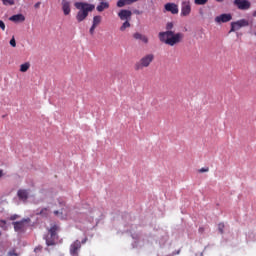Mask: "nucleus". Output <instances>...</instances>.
Listing matches in <instances>:
<instances>
[{
  "label": "nucleus",
  "instance_id": "nucleus-1",
  "mask_svg": "<svg viewBox=\"0 0 256 256\" xmlns=\"http://www.w3.org/2000/svg\"><path fill=\"white\" fill-rule=\"evenodd\" d=\"M166 29V32L159 33L161 43L174 47V45H177V43H181V41H183V37H185L183 33L179 32L175 34V32L171 31V29H173V22H168Z\"/></svg>",
  "mask_w": 256,
  "mask_h": 256
},
{
  "label": "nucleus",
  "instance_id": "nucleus-2",
  "mask_svg": "<svg viewBox=\"0 0 256 256\" xmlns=\"http://www.w3.org/2000/svg\"><path fill=\"white\" fill-rule=\"evenodd\" d=\"M76 9H79L76 19L78 23H81L82 21H85L87 17L89 16V13L95 9V5L89 4L87 2H76L75 3Z\"/></svg>",
  "mask_w": 256,
  "mask_h": 256
},
{
  "label": "nucleus",
  "instance_id": "nucleus-3",
  "mask_svg": "<svg viewBox=\"0 0 256 256\" xmlns=\"http://www.w3.org/2000/svg\"><path fill=\"white\" fill-rule=\"evenodd\" d=\"M154 59H155V55L153 54L145 55L138 62L135 63L134 65L135 71H143V69L149 67V65L153 63Z\"/></svg>",
  "mask_w": 256,
  "mask_h": 256
},
{
  "label": "nucleus",
  "instance_id": "nucleus-4",
  "mask_svg": "<svg viewBox=\"0 0 256 256\" xmlns=\"http://www.w3.org/2000/svg\"><path fill=\"white\" fill-rule=\"evenodd\" d=\"M242 27H249V20L241 19L236 22H231L229 33H235V31H239Z\"/></svg>",
  "mask_w": 256,
  "mask_h": 256
},
{
  "label": "nucleus",
  "instance_id": "nucleus-5",
  "mask_svg": "<svg viewBox=\"0 0 256 256\" xmlns=\"http://www.w3.org/2000/svg\"><path fill=\"white\" fill-rule=\"evenodd\" d=\"M58 230H59V227L57 226V224H54L49 229L51 240L46 238V244L48 245V247H50L51 245H55V239L57 237V231Z\"/></svg>",
  "mask_w": 256,
  "mask_h": 256
},
{
  "label": "nucleus",
  "instance_id": "nucleus-6",
  "mask_svg": "<svg viewBox=\"0 0 256 256\" xmlns=\"http://www.w3.org/2000/svg\"><path fill=\"white\" fill-rule=\"evenodd\" d=\"M181 17H189L191 15V2L190 1H183L181 3Z\"/></svg>",
  "mask_w": 256,
  "mask_h": 256
},
{
  "label": "nucleus",
  "instance_id": "nucleus-7",
  "mask_svg": "<svg viewBox=\"0 0 256 256\" xmlns=\"http://www.w3.org/2000/svg\"><path fill=\"white\" fill-rule=\"evenodd\" d=\"M234 5L240 9V11H247L251 9V2L249 0H234Z\"/></svg>",
  "mask_w": 256,
  "mask_h": 256
},
{
  "label": "nucleus",
  "instance_id": "nucleus-8",
  "mask_svg": "<svg viewBox=\"0 0 256 256\" xmlns=\"http://www.w3.org/2000/svg\"><path fill=\"white\" fill-rule=\"evenodd\" d=\"M132 15H133V12H131V10H126V9H122L118 13V17L119 19H121V21H130Z\"/></svg>",
  "mask_w": 256,
  "mask_h": 256
},
{
  "label": "nucleus",
  "instance_id": "nucleus-9",
  "mask_svg": "<svg viewBox=\"0 0 256 256\" xmlns=\"http://www.w3.org/2000/svg\"><path fill=\"white\" fill-rule=\"evenodd\" d=\"M80 249H81V242L79 240H76L70 246V255H72V256H79V250Z\"/></svg>",
  "mask_w": 256,
  "mask_h": 256
},
{
  "label": "nucleus",
  "instance_id": "nucleus-10",
  "mask_svg": "<svg viewBox=\"0 0 256 256\" xmlns=\"http://www.w3.org/2000/svg\"><path fill=\"white\" fill-rule=\"evenodd\" d=\"M233 19V16L231 14H221L219 16L215 17V22L216 23H229Z\"/></svg>",
  "mask_w": 256,
  "mask_h": 256
},
{
  "label": "nucleus",
  "instance_id": "nucleus-11",
  "mask_svg": "<svg viewBox=\"0 0 256 256\" xmlns=\"http://www.w3.org/2000/svg\"><path fill=\"white\" fill-rule=\"evenodd\" d=\"M30 219H23L22 221L13 222L14 231L21 232L25 229V223H29Z\"/></svg>",
  "mask_w": 256,
  "mask_h": 256
},
{
  "label": "nucleus",
  "instance_id": "nucleus-12",
  "mask_svg": "<svg viewBox=\"0 0 256 256\" xmlns=\"http://www.w3.org/2000/svg\"><path fill=\"white\" fill-rule=\"evenodd\" d=\"M164 7L165 10L172 13V15H177V13H179V6H177L175 3H167Z\"/></svg>",
  "mask_w": 256,
  "mask_h": 256
},
{
  "label": "nucleus",
  "instance_id": "nucleus-13",
  "mask_svg": "<svg viewBox=\"0 0 256 256\" xmlns=\"http://www.w3.org/2000/svg\"><path fill=\"white\" fill-rule=\"evenodd\" d=\"M17 196L21 201L26 202L29 199V192L25 189H20L17 192Z\"/></svg>",
  "mask_w": 256,
  "mask_h": 256
},
{
  "label": "nucleus",
  "instance_id": "nucleus-14",
  "mask_svg": "<svg viewBox=\"0 0 256 256\" xmlns=\"http://www.w3.org/2000/svg\"><path fill=\"white\" fill-rule=\"evenodd\" d=\"M62 11L64 15L71 13V4L67 0H62Z\"/></svg>",
  "mask_w": 256,
  "mask_h": 256
},
{
  "label": "nucleus",
  "instance_id": "nucleus-15",
  "mask_svg": "<svg viewBox=\"0 0 256 256\" xmlns=\"http://www.w3.org/2000/svg\"><path fill=\"white\" fill-rule=\"evenodd\" d=\"M9 21H13V23H23V21H25V16L23 14H16L11 16Z\"/></svg>",
  "mask_w": 256,
  "mask_h": 256
},
{
  "label": "nucleus",
  "instance_id": "nucleus-16",
  "mask_svg": "<svg viewBox=\"0 0 256 256\" xmlns=\"http://www.w3.org/2000/svg\"><path fill=\"white\" fill-rule=\"evenodd\" d=\"M133 37H134V39L139 40L142 43H145V44L149 43V38H147V36H145L139 32L134 33Z\"/></svg>",
  "mask_w": 256,
  "mask_h": 256
},
{
  "label": "nucleus",
  "instance_id": "nucleus-17",
  "mask_svg": "<svg viewBox=\"0 0 256 256\" xmlns=\"http://www.w3.org/2000/svg\"><path fill=\"white\" fill-rule=\"evenodd\" d=\"M139 0H118L117 1V7L122 8L125 7V5H133V3H137Z\"/></svg>",
  "mask_w": 256,
  "mask_h": 256
},
{
  "label": "nucleus",
  "instance_id": "nucleus-18",
  "mask_svg": "<svg viewBox=\"0 0 256 256\" xmlns=\"http://www.w3.org/2000/svg\"><path fill=\"white\" fill-rule=\"evenodd\" d=\"M54 215H56V217H58L59 219H67V213H65V209L62 208L60 211L59 210H55L54 211Z\"/></svg>",
  "mask_w": 256,
  "mask_h": 256
},
{
  "label": "nucleus",
  "instance_id": "nucleus-19",
  "mask_svg": "<svg viewBox=\"0 0 256 256\" xmlns=\"http://www.w3.org/2000/svg\"><path fill=\"white\" fill-rule=\"evenodd\" d=\"M96 9L99 13H103L105 9H109V2H100Z\"/></svg>",
  "mask_w": 256,
  "mask_h": 256
},
{
  "label": "nucleus",
  "instance_id": "nucleus-20",
  "mask_svg": "<svg viewBox=\"0 0 256 256\" xmlns=\"http://www.w3.org/2000/svg\"><path fill=\"white\" fill-rule=\"evenodd\" d=\"M30 67H31V63H29V62L21 64L20 65V72L21 73H27V71H29Z\"/></svg>",
  "mask_w": 256,
  "mask_h": 256
},
{
  "label": "nucleus",
  "instance_id": "nucleus-21",
  "mask_svg": "<svg viewBox=\"0 0 256 256\" xmlns=\"http://www.w3.org/2000/svg\"><path fill=\"white\" fill-rule=\"evenodd\" d=\"M37 215H41L42 217H48L49 208H42L41 211L37 213Z\"/></svg>",
  "mask_w": 256,
  "mask_h": 256
},
{
  "label": "nucleus",
  "instance_id": "nucleus-22",
  "mask_svg": "<svg viewBox=\"0 0 256 256\" xmlns=\"http://www.w3.org/2000/svg\"><path fill=\"white\" fill-rule=\"evenodd\" d=\"M2 1V4L5 5L6 7H11L15 5V0H0Z\"/></svg>",
  "mask_w": 256,
  "mask_h": 256
},
{
  "label": "nucleus",
  "instance_id": "nucleus-23",
  "mask_svg": "<svg viewBox=\"0 0 256 256\" xmlns=\"http://www.w3.org/2000/svg\"><path fill=\"white\" fill-rule=\"evenodd\" d=\"M129 27H131V23L129 20H125V22L120 27V31H125V29H129Z\"/></svg>",
  "mask_w": 256,
  "mask_h": 256
},
{
  "label": "nucleus",
  "instance_id": "nucleus-24",
  "mask_svg": "<svg viewBox=\"0 0 256 256\" xmlns=\"http://www.w3.org/2000/svg\"><path fill=\"white\" fill-rule=\"evenodd\" d=\"M101 23V16H94L93 17V26L97 27V25H99Z\"/></svg>",
  "mask_w": 256,
  "mask_h": 256
},
{
  "label": "nucleus",
  "instance_id": "nucleus-25",
  "mask_svg": "<svg viewBox=\"0 0 256 256\" xmlns=\"http://www.w3.org/2000/svg\"><path fill=\"white\" fill-rule=\"evenodd\" d=\"M209 0H194L195 5H207Z\"/></svg>",
  "mask_w": 256,
  "mask_h": 256
},
{
  "label": "nucleus",
  "instance_id": "nucleus-26",
  "mask_svg": "<svg viewBox=\"0 0 256 256\" xmlns=\"http://www.w3.org/2000/svg\"><path fill=\"white\" fill-rule=\"evenodd\" d=\"M223 229H225V224L224 223H219L218 224V230L221 233V235H223V233H224Z\"/></svg>",
  "mask_w": 256,
  "mask_h": 256
},
{
  "label": "nucleus",
  "instance_id": "nucleus-27",
  "mask_svg": "<svg viewBox=\"0 0 256 256\" xmlns=\"http://www.w3.org/2000/svg\"><path fill=\"white\" fill-rule=\"evenodd\" d=\"M198 173H209V167L200 168V169L198 170Z\"/></svg>",
  "mask_w": 256,
  "mask_h": 256
},
{
  "label": "nucleus",
  "instance_id": "nucleus-28",
  "mask_svg": "<svg viewBox=\"0 0 256 256\" xmlns=\"http://www.w3.org/2000/svg\"><path fill=\"white\" fill-rule=\"evenodd\" d=\"M8 256H19V254H17V252L15 251V249H12L8 252Z\"/></svg>",
  "mask_w": 256,
  "mask_h": 256
},
{
  "label": "nucleus",
  "instance_id": "nucleus-29",
  "mask_svg": "<svg viewBox=\"0 0 256 256\" xmlns=\"http://www.w3.org/2000/svg\"><path fill=\"white\" fill-rule=\"evenodd\" d=\"M10 45L11 47H17V42L15 41V37H12V39L10 40Z\"/></svg>",
  "mask_w": 256,
  "mask_h": 256
},
{
  "label": "nucleus",
  "instance_id": "nucleus-30",
  "mask_svg": "<svg viewBox=\"0 0 256 256\" xmlns=\"http://www.w3.org/2000/svg\"><path fill=\"white\" fill-rule=\"evenodd\" d=\"M95 29H97V26H94L92 24L91 28H90V35H94L95 34Z\"/></svg>",
  "mask_w": 256,
  "mask_h": 256
},
{
  "label": "nucleus",
  "instance_id": "nucleus-31",
  "mask_svg": "<svg viewBox=\"0 0 256 256\" xmlns=\"http://www.w3.org/2000/svg\"><path fill=\"white\" fill-rule=\"evenodd\" d=\"M0 29L5 31V22H3V20H0Z\"/></svg>",
  "mask_w": 256,
  "mask_h": 256
},
{
  "label": "nucleus",
  "instance_id": "nucleus-32",
  "mask_svg": "<svg viewBox=\"0 0 256 256\" xmlns=\"http://www.w3.org/2000/svg\"><path fill=\"white\" fill-rule=\"evenodd\" d=\"M4 225H7V222L5 220H0V227H3Z\"/></svg>",
  "mask_w": 256,
  "mask_h": 256
},
{
  "label": "nucleus",
  "instance_id": "nucleus-33",
  "mask_svg": "<svg viewBox=\"0 0 256 256\" xmlns=\"http://www.w3.org/2000/svg\"><path fill=\"white\" fill-rule=\"evenodd\" d=\"M35 9H39L41 7V2H37L35 5H34Z\"/></svg>",
  "mask_w": 256,
  "mask_h": 256
},
{
  "label": "nucleus",
  "instance_id": "nucleus-34",
  "mask_svg": "<svg viewBox=\"0 0 256 256\" xmlns=\"http://www.w3.org/2000/svg\"><path fill=\"white\" fill-rule=\"evenodd\" d=\"M41 249H43L42 247H36L35 249H34V251H35V253H39V251H41Z\"/></svg>",
  "mask_w": 256,
  "mask_h": 256
},
{
  "label": "nucleus",
  "instance_id": "nucleus-35",
  "mask_svg": "<svg viewBox=\"0 0 256 256\" xmlns=\"http://www.w3.org/2000/svg\"><path fill=\"white\" fill-rule=\"evenodd\" d=\"M179 253H181V250L172 252V255H179Z\"/></svg>",
  "mask_w": 256,
  "mask_h": 256
},
{
  "label": "nucleus",
  "instance_id": "nucleus-36",
  "mask_svg": "<svg viewBox=\"0 0 256 256\" xmlns=\"http://www.w3.org/2000/svg\"><path fill=\"white\" fill-rule=\"evenodd\" d=\"M204 231H205V228H203V227L199 228V233H204Z\"/></svg>",
  "mask_w": 256,
  "mask_h": 256
},
{
  "label": "nucleus",
  "instance_id": "nucleus-37",
  "mask_svg": "<svg viewBox=\"0 0 256 256\" xmlns=\"http://www.w3.org/2000/svg\"><path fill=\"white\" fill-rule=\"evenodd\" d=\"M17 219V215L11 216V221H15Z\"/></svg>",
  "mask_w": 256,
  "mask_h": 256
},
{
  "label": "nucleus",
  "instance_id": "nucleus-38",
  "mask_svg": "<svg viewBox=\"0 0 256 256\" xmlns=\"http://www.w3.org/2000/svg\"><path fill=\"white\" fill-rule=\"evenodd\" d=\"M217 3H223L225 0H216Z\"/></svg>",
  "mask_w": 256,
  "mask_h": 256
},
{
  "label": "nucleus",
  "instance_id": "nucleus-39",
  "mask_svg": "<svg viewBox=\"0 0 256 256\" xmlns=\"http://www.w3.org/2000/svg\"><path fill=\"white\" fill-rule=\"evenodd\" d=\"M0 177H3V170H0Z\"/></svg>",
  "mask_w": 256,
  "mask_h": 256
},
{
  "label": "nucleus",
  "instance_id": "nucleus-40",
  "mask_svg": "<svg viewBox=\"0 0 256 256\" xmlns=\"http://www.w3.org/2000/svg\"><path fill=\"white\" fill-rule=\"evenodd\" d=\"M82 243H87V238H85L84 240H82Z\"/></svg>",
  "mask_w": 256,
  "mask_h": 256
},
{
  "label": "nucleus",
  "instance_id": "nucleus-41",
  "mask_svg": "<svg viewBox=\"0 0 256 256\" xmlns=\"http://www.w3.org/2000/svg\"><path fill=\"white\" fill-rule=\"evenodd\" d=\"M60 205H61V207H65V203H63V202L60 203Z\"/></svg>",
  "mask_w": 256,
  "mask_h": 256
},
{
  "label": "nucleus",
  "instance_id": "nucleus-42",
  "mask_svg": "<svg viewBox=\"0 0 256 256\" xmlns=\"http://www.w3.org/2000/svg\"><path fill=\"white\" fill-rule=\"evenodd\" d=\"M134 13H136V15H139V11L138 10H136Z\"/></svg>",
  "mask_w": 256,
  "mask_h": 256
},
{
  "label": "nucleus",
  "instance_id": "nucleus-43",
  "mask_svg": "<svg viewBox=\"0 0 256 256\" xmlns=\"http://www.w3.org/2000/svg\"><path fill=\"white\" fill-rule=\"evenodd\" d=\"M253 17H256V11L253 13Z\"/></svg>",
  "mask_w": 256,
  "mask_h": 256
},
{
  "label": "nucleus",
  "instance_id": "nucleus-44",
  "mask_svg": "<svg viewBox=\"0 0 256 256\" xmlns=\"http://www.w3.org/2000/svg\"><path fill=\"white\" fill-rule=\"evenodd\" d=\"M0 236H1V231H0Z\"/></svg>",
  "mask_w": 256,
  "mask_h": 256
}]
</instances>
